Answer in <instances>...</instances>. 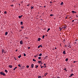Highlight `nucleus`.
<instances>
[{"mask_svg": "<svg viewBox=\"0 0 78 78\" xmlns=\"http://www.w3.org/2000/svg\"><path fill=\"white\" fill-rule=\"evenodd\" d=\"M42 47V46L41 45H40L38 46V48H40V47Z\"/></svg>", "mask_w": 78, "mask_h": 78, "instance_id": "obj_1", "label": "nucleus"}, {"mask_svg": "<svg viewBox=\"0 0 78 78\" xmlns=\"http://www.w3.org/2000/svg\"><path fill=\"white\" fill-rule=\"evenodd\" d=\"M5 52V50L2 49V54H3V53Z\"/></svg>", "mask_w": 78, "mask_h": 78, "instance_id": "obj_2", "label": "nucleus"}, {"mask_svg": "<svg viewBox=\"0 0 78 78\" xmlns=\"http://www.w3.org/2000/svg\"><path fill=\"white\" fill-rule=\"evenodd\" d=\"M20 44L21 45H22L23 44V42H22V41H20Z\"/></svg>", "mask_w": 78, "mask_h": 78, "instance_id": "obj_3", "label": "nucleus"}, {"mask_svg": "<svg viewBox=\"0 0 78 78\" xmlns=\"http://www.w3.org/2000/svg\"><path fill=\"white\" fill-rule=\"evenodd\" d=\"M9 67L10 68H12V65H9Z\"/></svg>", "mask_w": 78, "mask_h": 78, "instance_id": "obj_4", "label": "nucleus"}, {"mask_svg": "<svg viewBox=\"0 0 78 78\" xmlns=\"http://www.w3.org/2000/svg\"><path fill=\"white\" fill-rule=\"evenodd\" d=\"M22 16H23V15H21V16H19L18 17L19 18V19H20V18H21V17H22Z\"/></svg>", "mask_w": 78, "mask_h": 78, "instance_id": "obj_5", "label": "nucleus"}, {"mask_svg": "<svg viewBox=\"0 0 78 78\" xmlns=\"http://www.w3.org/2000/svg\"><path fill=\"white\" fill-rule=\"evenodd\" d=\"M34 66V64H32L31 65V68H33L34 67L33 66Z\"/></svg>", "mask_w": 78, "mask_h": 78, "instance_id": "obj_6", "label": "nucleus"}, {"mask_svg": "<svg viewBox=\"0 0 78 78\" xmlns=\"http://www.w3.org/2000/svg\"><path fill=\"white\" fill-rule=\"evenodd\" d=\"M72 13H76V12H74V11H72Z\"/></svg>", "mask_w": 78, "mask_h": 78, "instance_id": "obj_7", "label": "nucleus"}, {"mask_svg": "<svg viewBox=\"0 0 78 78\" xmlns=\"http://www.w3.org/2000/svg\"><path fill=\"white\" fill-rule=\"evenodd\" d=\"M25 68V66H23L21 67V69H24V68Z\"/></svg>", "mask_w": 78, "mask_h": 78, "instance_id": "obj_8", "label": "nucleus"}, {"mask_svg": "<svg viewBox=\"0 0 78 78\" xmlns=\"http://www.w3.org/2000/svg\"><path fill=\"white\" fill-rule=\"evenodd\" d=\"M63 54H64V55H66V51H63Z\"/></svg>", "mask_w": 78, "mask_h": 78, "instance_id": "obj_9", "label": "nucleus"}, {"mask_svg": "<svg viewBox=\"0 0 78 78\" xmlns=\"http://www.w3.org/2000/svg\"><path fill=\"white\" fill-rule=\"evenodd\" d=\"M4 73L3 72H0V73L1 75H3V74Z\"/></svg>", "mask_w": 78, "mask_h": 78, "instance_id": "obj_10", "label": "nucleus"}, {"mask_svg": "<svg viewBox=\"0 0 78 78\" xmlns=\"http://www.w3.org/2000/svg\"><path fill=\"white\" fill-rule=\"evenodd\" d=\"M41 38H39L38 39V41H41Z\"/></svg>", "mask_w": 78, "mask_h": 78, "instance_id": "obj_11", "label": "nucleus"}, {"mask_svg": "<svg viewBox=\"0 0 78 78\" xmlns=\"http://www.w3.org/2000/svg\"><path fill=\"white\" fill-rule=\"evenodd\" d=\"M59 29H60V31H61L62 30V28H61V27H59Z\"/></svg>", "mask_w": 78, "mask_h": 78, "instance_id": "obj_12", "label": "nucleus"}, {"mask_svg": "<svg viewBox=\"0 0 78 78\" xmlns=\"http://www.w3.org/2000/svg\"><path fill=\"white\" fill-rule=\"evenodd\" d=\"M70 46V43H69V44L68 45V47H69Z\"/></svg>", "mask_w": 78, "mask_h": 78, "instance_id": "obj_13", "label": "nucleus"}, {"mask_svg": "<svg viewBox=\"0 0 78 78\" xmlns=\"http://www.w3.org/2000/svg\"><path fill=\"white\" fill-rule=\"evenodd\" d=\"M7 34H8V32H6L5 33V35H7Z\"/></svg>", "mask_w": 78, "mask_h": 78, "instance_id": "obj_14", "label": "nucleus"}, {"mask_svg": "<svg viewBox=\"0 0 78 78\" xmlns=\"http://www.w3.org/2000/svg\"><path fill=\"white\" fill-rule=\"evenodd\" d=\"M39 56H42V53H41L39 55Z\"/></svg>", "mask_w": 78, "mask_h": 78, "instance_id": "obj_15", "label": "nucleus"}, {"mask_svg": "<svg viewBox=\"0 0 78 78\" xmlns=\"http://www.w3.org/2000/svg\"><path fill=\"white\" fill-rule=\"evenodd\" d=\"M63 2H61V3L60 4V5H63Z\"/></svg>", "mask_w": 78, "mask_h": 78, "instance_id": "obj_16", "label": "nucleus"}, {"mask_svg": "<svg viewBox=\"0 0 78 78\" xmlns=\"http://www.w3.org/2000/svg\"><path fill=\"white\" fill-rule=\"evenodd\" d=\"M63 28H64V29H66V26H64Z\"/></svg>", "mask_w": 78, "mask_h": 78, "instance_id": "obj_17", "label": "nucleus"}, {"mask_svg": "<svg viewBox=\"0 0 78 78\" xmlns=\"http://www.w3.org/2000/svg\"><path fill=\"white\" fill-rule=\"evenodd\" d=\"M21 25H23V22L21 21Z\"/></svg>", "mask_w": 78, "mask_h": 78, "instance_id": "obj_18", "label": "nucleus"}, {"mask_svg": "<svg viewBox=\"0 0 78 78\" xmlns=\"http://www.w3.org/2000/svg\"><path fill=\"white\" fill-rule=\"evenodd\" d=\"M2 75H3V76H5L6 75V74H5V73H3Z\"/></svg>", "mask_w": 78, "mask_h": 78, "instance_id": "obj_19", "label": "nucleus"}, {"mask_svg": "<svg viewBox=\"0 0 78 78\" xmlns=\"http://www.w3.org/2000/svg\"><path fill=\"white\" fill-rule=\"evenodd\" d=\"M21 57V55H20V56H18L19 58H20Z\"/></svg>", "mask_w": 78, "mask_h": 78, "instance_id": "obj_20", "label": "nucleus"}, {"mask_svg": "<svg viewBox=\"0 0 78 78\" xmlns=\"http://www.w3.org/2000/svg\"><path fill=\"white\" fill-rule=\"evenodd\" d=\"M50 30V28H48V30H47V32H48V31H49V30Z\"/></svg>", "mask_w": 78, "mask_h": 78, "instance_id": "obj_21", "label": "nucleus"}, {"mask_svg": "<svg viewBox=\"0 0 78 78\" xmlns=\"http://www.w3.org/2000/svg\"><path fill=\"white\" fill-rule=\"evenodd\" d=\"M68 61V58H66V61Z\"/></svg>", "mask_w": 78, "mask_h": 78, "instance_id": "obj_22", "label": "nucleus"}, {"mask_svg": "<svg viewBox=\"0 0 78 78\" xmlns=\"http://www.w3.org/2000/svg\"><path fill=\"white\" fill-rule=\"evenodd\" d=\"M41 59V57H38V59Z\"/></svg>", "mask_w": 78, "mask_h": 78, "instance_id": "obj_23", "label": "nucleus"}, {"mask_svg": "<svg viewBox=\"0 0 78 78\" xmlns=\"http://www.w3.org/2000/svg\"><path fill=\"white\" fill-rule=\"evenodd\" d=\"M33 61H35V62H36V60H35V59H33Z\"/></svg>", "mask_w": 78, "mask_h": 78, "instance_id": "obj_24", "label": "nucleus"}, {"mask_svg": "<svg viewBox=\"0 0 78 78\" xmlns=\"http://www.w3.org/2000/svg\"><path fill=\"white\" fill-rule=\"evenodd\" d=\"M37 67H38V66H37V65H36V69H37Z\"/></svg>", "mask_w": 78, "mask_h": 78, "instance_id": "obj_25", "label": "nucleus"}, {"mask_svg": "<svg viewBox=\"0 0 78 78\" xmlns=\"http://www.w3.org/2000/svg\"><path fill=\"white\" fill-rule=\"evenodd\" d=\"M38 62V63H41V61H39Z\"/></svg>", "mask_w": 78, "mask_h": 78, "instance_id": "obj_26", "label": "nucleus"}, {"mask_svg": "<svg viewBox=\"0 0 78 78\" xmlns=\"http://www.w3.org/2000/svg\"><path fill=\"white\" fill-rule=\"evenodd\" d=\"M18 66H19L20 67H21V66H20V64L18 65Z\"/></svg>", "mask_w": 78, "mask_h": 78, "instance_id": "obj_27", "label": "nucleus"}, {"mask_svg": "<svg viewBox=\"0 0 78 78\" xmlns=\"http://www.w3.org/2000/svg\"><path fill=\"white\" fill-rule=\"evenodd\" d=\"M4 14H7V12H4Z\"/></svg>", "mask_w": 78, "mask_h": 78, "instance_id": "obj_28", "label": "nucleus"}, {"mask_svg": "<svg viewBox=\"0 0 78 78\" xmlns=\"http://www.w3.org/2000/svg\"><path fill=\"white\" fill-rule=\"evenodd\" d=\"M73 75V74H71L70 75L71 76H72Z\"/></svg>", "mask_w": 78, "mask_h": 78, "instance_id": "obj_29", "label": "nucleus"}, {"mask_svg": "<svg viewBox=\"0 0 78 78\" xmlns=\"http://www.w3.org/2000/svg\"><path fill=\"white\" fill-rule=\"evenodd\" d=\"M44 37H45V35H43L42 37L44 39Z\"/></svg>", "mask_w": 78, "mask_h": 78, "instance_id": "obj_30", "label": "nucleus"}, {"mask_svg": "<svg viewBox=\"0 0 78 78\" xmlns=\"http://www.w3.org/2000/svg\"><path fill=\"white\" fill-rule=\"evenodd\" d=\"M29 66L27 65V68H29Z\"/></svg>", "mask_w": 78, "mask_h": 78, "instance_id": "obj_31", "label": "nucleus"}, {"mask_svg": "<svg viewBox=\"0 0 78 78\" xmlns=\"http://www.w3.org/2000/svg\"><path fill=\"white\" fill-rule=\"evenodd\" d=\"M24 56H26V54L25 53L24 54Z\"/></svg>", "mask_w": 78, "mask_h": 78, "instance_id": "obj_32", "label": "nucleus"}, {"mask_svg": "<svg viewBox=\"0 0 78 78\" xmlns=\"http://www.w3.org/2000/svg\"><path fill=\"white\" fill-rule=\"evenodd\" d=\"M5 72H8V71H7V70H5Z\"/></svg>", "mask_w": 78, "mask_h": 78, "instance_id": "obj_33", "label": "nucleus"}, {"mask_svg": "<svg viewBox=\"0 0 78 78\" xmlns=\"http://www.w3.org/2000/svg\"><path fill=\"white\" fill-rule=\"evenodd\" d=\"M46 75H47V73H46L45 74H44L45 76H46Z\"/></svg>", "mask_w": 78, "mask_h": 78, "instance_id": "obj_34", "label": "nucleus"}, {"mask_svg": "<svg viewBox=\"0 0 78 78\" xmlns=\"http://www.w3.org/2000/svg\"><path fill=\"white\" fill-rule=\"evenodd\" d=\"M47 58H48V56H46L45 58L46 59H47Z\"/></svg>", "mask_w": 78, "mask_h": 78, "instance_id": "obj_35", "label": "nucleus"}, {"mask_svg": "<svg viewBox=\"0 0 78 78\" xmlns=\"http://www.w3.org/2000/svg\"><path fill=\"white\" fill-rule=\"evenodd\" d=\"M50 16H53V15H52V14H51L50 15Z\"/></svg>", "mask_w": 78, "mask_h": 78, "instance_id": "obj_36", "label": "nucleus"}, {"mask_svg": "<svg viewBox=\"0 0 78 78\" xmlns=\"http://www.w3.org/2000/svg\"><path fill=\"white\" fill-rule=\"evenodd\" d=\"M38 78H41V76H39L38 77Z\"/></svg>", "mask_w": 78, "mask_h": 78, "instance_id": "obj_37", "label": "nucleus"}, {"mask_svg": "<svg viewBox=\"0 0 78 78\" xmlns=\"http://www.w3.org/2000/svg\"><path fill=\"white\" fill-rule=\"evenodd\" d=\"M23 26L21 27V28H22V29H23Z\"/></svg>", "mask_w": 78, "mask_h": 78, "instance_id": "obj_38", "label": "nucleus"}, {"mask_svg": "<svg viewBox=\"0 0 78 78\" xmlns=\"http://www.w3.org/2000/svg\"><path fill=\"white\" fill-rule=\"evenodd\" d=\"M10 6H14V5H10Z\"/></svg>", "mask_w": 78, "mask_h": 78, "instance_id": "obj_39", "label": "nucleus"}, {"mask_svg": "<svg viewBox=\"0 0 78 78\" xmlns=\"http://www.w3.org/2000/svg\"><path fill=\"white\" fill-rule=\"evenodd\" d=\"M28 49H30V47H28Z\"/></svg>", "mask_w": 78, "mask_h": 78, "instance_id": "obj_40", "label": "nucleus"}, {"mask_svg": "<svg viewBox=\"0 0 78 78\" xmlns=\"http://www.w3.org/2000/svg\"><path fill=\"white\" fill-rule=\"evenodd\" d=\"M17 67H15V69H17Z\"/></svg>", "mask_w": 78, "mask_h": 78, "instance_id": "obj_41", "label": "nucleus"}, {"mask_svg": "<svg viewBox=\"0 0 78 78\" xmlns=\"http://www.w3.org/2000/svg\"><path fill=\"white\" fill-rule=\"evenodd\" d=\"M74 21H75L74 20H73L72 21V22H74Z\"/></svg>", "mask_w": 78, "mask_h": 78, "instance_id": "obj_42", "label": "nucleus"}, {"mask_svg": "<svg viewBox=\"0 0 78 78\" xmlns=\"http://www.w3.org/2000/svg\"><path fill=\"white\" fill-rule=\"evenodd\" d=\"M76 17H78V16H77V15L76 16Z\"/></svg>", "mask_w": 78, "mask_h": 78, "instance_id": "obj_43", "label": "nucleus"}, {"mask_svg": "<svg viewBox=\"0 0 78 78\" xmlns=\"http://www.w3.org/2000/svg\"><path fill=\"white\" fill-rule=\"evenodd\" d=\"M52 3V2L51 1V2H50V3Z\"/></svg>", "mask_w": 78, "mask_h": 78, "instance_id": "obj_44", "label": "nucleus"}, {"mask_svg": "<svg viewBox=\"0 0 78 78\" xmlns=\"http://www.w3.org/2000/svg\"><path fill=\"white\" fill-rule=\"evenodd\" d=\"M75 62H76V61H74V62H73V63H75Z\"/></svg>", "mask_w": 78, "mask_h": 78, "instance_id": "obj_45", "label": "nucleus"}, {"mask_svg": "<svg viewBox=\"0 0 78 78\" xmlns=\"http://www.w3.org/2000/svg\"><path fill=\"white\" fill-rule=\"evenodd\" d=\"M15 69V68H14V69H13V70H15V69Z\"/></svg>", "mask_w": 78, "mask_h": 78, "instance_id": "obj_46", "label": "nucleus"}, {"mask_svg": "<svg viewBox=\"0 0 78 78\" xmlns=\"http://www.w3.org/2000/svg\"><path fill=\"white\" fill-rule=\"evenodd\" d=\"M44 65L45 66V65H46V64H45V63L44 64Z\"/></svg>", "mask_w": 78, "mask_h": 78, "instance_id": "obj_47", "label": "nucleus"}, {"mask_svg": "<svg viewBox=\"0 0 78 78\" xmlns=\"http://www.w3.org/2000/svg\"><path fill=\"white\" fill-rule=\"evenodd\" d=\"M65 71H66V72H67V69H66V70H65Z\"/></svg>", "mask_w": 78, "mask_h": 78, "instance_id": "obj_48", "label": "nucleus"}, {"mask_svg": "<svg viewBox=\"0 0 78 78\" xmlns=\"http://www.w3.org/2000/svg\"><path fill=\"white\" fill-rule=\"evenodd\" d=\"M29 5H29H29H27V6H29Z\"/></svg>", "mask_w": 78, "mask_h": 78, "instance_id": "obj_49", "label": "nucleus"}, {"mask_svg": "<svg viewBox=\"0 0 78 78\" xmlns=\"http://www.w3.org/2000/svg\"><path fill=\"white\" fill-rule=\"evenodd\" d=\"M21 3H23V1L21 2Z\"/></svg>", "mask_w": 78, "mask_h": 78, "instance_id": "obj_50", "label": "nucleus"}, {"mask_svg": "<svg viewBox=\"0 0 78 78\" xmlns=\"http://www.w3.org/2000/svg\"><path fill=\"white\" fill-rule=\"evenodd\" d=\"M37 56H38V55H36V56L37 57Z\"/></svg>", "mask_w": 78, "mask_h": 78, "instance_id": "obj_51", "label": "nucleus"}, {"mask_svg": "<svg viewBox=\"0 0 78 78\" xmlns=\"http://www.w3.org/2000/svg\"><path fill=\"white\" fill-rule=\"evenodd\" d=\"M57 78H59V77H57Z\"/></svg>", "mask_w": 78, "mask_h": 78, "instance_id": "obj_52", "label": "nucleus"}, {"mask_svg": "<svg viewBox=\"0 0 78 78\" xmlns=\"http://www.w3.org/2000/svg\"><path fill=\"white\" fill-rule=\"evenodd\" d=\"M16 51H17V50H16Z\"/></svg>", "mask_w": 78, "mask_h": 78, "instance_id": "obj_53", "label": "nucleus"}, {"mask_svg": "<svg viewBox=\"0 0 78 78\" xmlns=\"http://www.w3.org/2000/svg\"><path fill=\"white\" fill-rule=\"evenodd\" d=\"M65 47H67V45H66L65 46Z\"/></svg>", "mask_w": 78, "mask_h": 78, "instance_id": "obj_54", "label": "nucleus"}, {"mask_svg": "<svg viewBox=\"0 0 78 78\" xmlns=\"http://www.w3.org/2000/svg\"><path fill=\"white\" fill-rule=\"evenodd\" d=\"M66 69H63V70H65Z\"/></svg>", "mask_w": 78, "mask_h": 78, "instance_id": "obj_55", "label": "nucleus"}, {"mask_svg": "<svg viewBox=\"0 0 78 78\" xmlns=\"http://www.w3.org/2000/svg\"><path fill=\"white\" fill-rule=\"evenodd\" d=\"M67 17H66L65 18L67 19Z\"/></svg>", "mask_w": 78, "mask_h": 78, "instance_id": "obj_56", "label": "nucleus"}, {"mask_svg": "<svg viewBox=\"0 0 78 78\" xmlns=\"http://www.w3.org/2000/svg\"><path fill=\"white\" fill-rule=\"evenodd\" d=\"M41 68H42V66H41Z\"/></svg>", "mask_w": 78, "mask_h": 78, "instance_id": "obj_57", "label": "nucleus"}, {"mask_svg": "<svg viewBox=\"0 0 78 78\" xmlns=\"http://www.w3.org/2000/svg\"><path fill=\"white\" fill-rule=\"evenodd\" d=\"M71 76H69V78H70V77H71Z\"/></svg>", "mask_w": 78, "mask_h": 78, "instance_id": "obj_58", "label": "nucleus"}, {"mask_svg": "<svg viewBox=\"0 0 78 78\" xmlns=\"http://www.w3.org/2000/svg\"><path fill=\"white\" fill-rule=\"evenodd\" d=\"M4 53H6V52L4 51Z\"/></svg>", "mask_w": 78, "mask_h": 78, "instance_id": "obj_59", "label": "nucleus"}, {"mask_svg": "<svg viewBox=\"0 0 78 78\" xmlns=\"http://www.w3.org/2000/svg\"><path fill=\"white\" fill-rule=\"evenodd\" d=\"M34 57H37L36 55V56H34Z\"/></svg>", "mask_w": 78, "mask_h": 78, "instance_id": "obj_60", "label": "nucleus"}, {"mask_svg": "<svg viewBox=\"0 0 78 78\" xmlns=\"http://www.w3.org/2000/svg\"><path fill=\"white\" fill-rule=\"evenodd\" d=\"M15 60H17V59H16V58H15Z\"/></svg>", "mask_w": 78, "mask_h": 78, "instance_id": "obj_61", "label": "nucleus"}, {"mask_svg": "<svg viewBox=\"0 0 78 78\" xmlns=\"http://www.w3.org/2000/svg\"><path fill=\"white\" fill-rule=\"evenodd\" d=\"M76 42H75V43L76 44Z\"/></svg>", "mask_w": 78, "mask_h": 78, "instance_id": "obj_62", "label": "nucleus"}, {"mask_svg": "<svg viewBox=\"0 0 78 78\" xmlns=\"http://www.w3.org/2000/svg\"><path fill=\"white\" fill-rule=\"evenodd\" d=\"M55 48V49L56 50V48Z\"/></svg>", "mask_w": 78, "mask_h": 78, "instance_id": "obj_63", "label": "nucleus"}, {"mask_svg": "<svg viewBox=\"0 0 78 78\" xmlns=\"http://www.w3.org/2000/svg\"><path fill=\"white\" fill-rule=\"evenodd\" d=\"M71 71H73V69H72Z\"/></svg>", "mask_w": 78, "mask_h": 78, "instance_id": "obj_64", "label": "nucleus"}]
</instances>
